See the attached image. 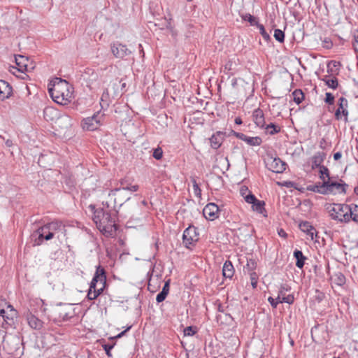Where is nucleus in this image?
I'll use <instances>...</instances> for the list:
<instances>
[{
    "mask_svg": "<svg viewBox=\"0 0 358 358\" xmlns=\"http://www.w3.org/2000/svg\"><path fill=\"white\" fill-rule=\"evenodd\" d=\"M130 195L122 189H113L108 193L107 199L103 201L106 208H113L118 216L131 220H139L141 215V204L138 201H129Z\"/></svg>",
    "mask_w": 358,
    "mask_h": 358,
    "instance_id": "f257e3e1",
    "label": "nucleus"
},
{
    "mask_svg": "<svg viewBox=\"0 0 358 358\" xmlns=\"http://www.w3.org/2000/svg\"><path fill=\"white\" fill-rule=\"evenodd\" d=\"M93 212V221L99 230L106 236H113L117 231L115 217L117 215L115 212L111 213L109 208L95 209L92 205L90 206Z\"/></svg>",
    "mask_w": 358,
    "mask_h": 358,
    "instance_id": "f03ea898",
    "label": "nucleus"
},
{
    "mask_svg": "<svg viewBox=\"0 0 358 358\" xmlns=\"http://www.w3.org/2000/svg\"><path fill=\"white\" fill-rule=\"evenodd\" d=\"M49 94L52 100L61 105H66L73 99L71 86L65 80L56 78L52 87L48 88Z\"/></svg>",
    "mask_w": 358,
    "mask_h": 358,
    "instance_id": "7ed1b4c3",
    "label": "nucleus"
},
{
    "mask_svg": "<svg viewBox=\"0 0 358 358\" xmlns=\"http://www.w3.org/2000/svg\"><path fill=\"white\" fill-rule=\"evenodd\" d=\"M106 285L105 269L99 265L90 282L87 297L89 300L96 299L103 291Z\"/></svg>",
    "mask_w": 358,
    "mask_h": 358,
    "instance_id": "20e7f679",
    "label": "nucleus"
},
{
    "mask_svg": "<svg viewBox=\"0 0 358 358\" xmlns=\"http://www.w3.org/2000/svg\"><path fill=\"white\" fill-rule=\"evenodd\" d=\"M64 229V225L61 221L54 220L38 228L35 233L38 238L35 240V245H41L44 240L50 241L55 234Z\"/></svg>",
    "mask_w": 358,
    "mask_h": 358,
    "instance_id": "39448f33",
    "label": "nucleus"
},
{
    "mask_svg": "<svg viewBox=\"0 0 358 358\" xmlns=\"http://www.w3.org/2000/svg\"><path fill=\"white\" fill-rule=\"evenodd\" d=\"M325 209L332 220L341 223L349 222L348 214L350 210L348 204L327 203L325 205Z\"/></svg>",
    "mask_w": 358,
    "mask_h": 358,
    "instance_id": "423d86ee",
    "label": "nucleus"
},
{
    "mask_svg": "<svg viewBox=\"0 0 358 358\" xmlns=\"http://www.w3.org/2000/svg\"><path fill=\"white\" fill-rule=\"evenodd\" d=\"M325 193L327 194H345L347 185L342 180H333L332 178L324 182Z\"/></svg>",
    "mask_w": 358,
    "mask_h": 358,
    "instance_id": "0eeeda50",
    "label": "nucleus"
},
{
    "mask_svg": "<svg viewBox=\"0 0 358 358\" xmlns=\"http://www.w3.org/2000/svg\"><path fill=\"white\" fill-rule=\"evenodd\" d=\"M348 100L341 96L338 100V108L335 110L334 117L337 121L343 120L345 123L348 122Z\"/></svg>",
    "mask_w": 358,
    "mask_h": 358,
    "instance_id": "6e6552de",
    "label": "nucleus"
},
{
    "mask_svg": "<svg viewBox=\"0 0 358 358\" xmlns=\"http://www.w3.org/2000/svg\"><path fill=\"white\" fill-rule=\"evenodd\" d=\"M110 50L113 56L117 59H124L126 57L131 55L132 52L126 45L116 41L110 44Z\"/></svg>",
    "mask_w": 358,
    "mask_h": 358,
    "instance_id": "1a4fd4ad",
    "label": "nucleus"
},
{
    "mask_svg": "<svg viewBox=\"0 0 358 358\" xmlns=\"http://www.w3.org/2000/svg\"><path fill=\"white\" fill-rule=\"evenodd\" d=\"M198 240L199 234L196 227L189 226L185 229L182 234V242L186 248H189Z\"/></svg>",
    "mask_w": 358,
    "mask_h": 358,
    "instance_id": "9d476101",
    "label": "nucleus"
},
{
    "mask_svg": "<svg viewBox=\"0 0 358 358\" xmlns=\"http://www.w3.org/2000/svg\"><path fill=\"white\" fill-rule=\"evenodd\" d=\"M245 201L248 203L252 204V210L262 214L264 217L267 216L265 210V202L264 201L257 199L256 196L251 193H249L245 196Z\"/></svg>",
    "mask_w": 358,
    "mask_h": 358,
    "instance_id": "9b49d317",
    "label": "nucleus"
},
{
    "mask_svg": "<svg viewBox=\"0 0 358 358\" xmlns=\"http://www.w3.org/2000/svg\"><path fill=\"white\" fill-rule=\"evenodd\" d=\"M101 118L102 115L99 112L91 117L84 118L81 123L83 129L88 131L96 130L101 124Z\"/></svg>",
    "mask_w": 358,
    "mask_h": 358,
    "instance_id": "f8f14e48",
    "label": "nucleus"
},
{
    "mask_svg": "<svg viewBox=\"0 0 358 358\" xmlns=\"http://www.w3.org/2000/svg\"><path fill=\"white\" fill-rule=\"evenodd\" d=\"M266 166L272 172L281 173L285 171L287 164L278 157H271L268 159Z\"/></svg>",
    "mask_w": 358,
    "mask_h": 358,
    "instance_id": "ddd939ff",
    "label": "nucleus"
},
{
    "mask_svg": "<svg viewBox=\"0 0 358 358\" xmlns=\"http://www.w3.org/2000/svg\"><path fill=\"white\" fill-rule=\"evenodd\" d=\"M203 214L206 219L213 221L218 217L219 208L216 204L210 203L203 209Z\"/></svg>",
    "mask_w": 358,
    "mask_h": 358,
    "instance_id": "4468645a",
    "label": "nucleus"
},
{
    "mask_svg": "<svg viewBox=\"0 0 358 358\" xmlns=\"http://www.w3.org/2000/svg\"><path fill=\"white\" fill-rule=\"evenodd\" d=\"M13 92L12 87L5 80H0V100L8 99Z\"/></svg>",
    "mask_w": 358,
    "mask_h": 358,
    "instance_id": "2eb2a0df",
    "label": "nucleus"
},
{
    "mask_svg": "<svg viewBox=\"0 0 358 358\" xmlns=\"http://www.w3.org/2000/svg\"><path fill=\"white\" fill-rule=\"evenodd\" d=\"M252 119L255 124L259 128L265 127V118L264 112L260 108L255 109L252 113Z\"/></svg>",
    "mask_w": 358,
    "mask_h": 358,
    "instance_id": "dca6fc26",
    "label": "nucleus"
},
{
    "mask_svg": "<svg viewBox=\"0 0 358 358\" xmlns=\"http://www.w3.org/2000/svg\"><path fill=\"white\" fill-rule=\"evenodd\" d=\"M326 154L323 152H316L311 158V168L313 170L319 169L324 165H322V163L324 160L325 159Z\"/></svg>",
    "mask_w": 358,
    "mask_h": 358,
    "instance_id": "f3484780",
    "label": "nucleus"
},
{
    "mask_svg": "<svg viewBox=\"0 0 358 358\" xmlns=\"http://www.w3.org/2000/svg\"><path fill=\"white\" fill-rule=\"evenodd\" d=\"M224 134L222 131H217L210 138V145L213 149H218L222 143Z\"/></svg>",
    "mask_w": 358,
    "mask_h": 358,
    "instance_id": "a211bd4d",
    "label": "nucleus"
},
{
    "mask_svg": "<svg viewBox=\"0 0 358 358\" xmlns=\"http://www.w3.org/2000/svg\"><path fill=\"white\" fill-rule=\"evenodd\" d=\"M300 229L306 233L311 238L314 240V236H317V232L315 229L308 222H302L299 224Z\"/></svg>",
    "mask_w": 358,
    "mask_h": 358,
    "instance_id": "6ab92c4d",
    "label": "nucleus"
},
{
    "mask_svg": "<svg viewBox=\"0 0 358 358\" xmlns=\"http://www.w3.org/2000/svg\"><path fill=\"white\" fill-rule=\"evenodd\" d=\"M27 320L29 327L34 329H41L43 326V322L35 315L29 313L27 316Z\"/></svg>",
    "mask_w": 358,
    "mask_h": 358,
    "instance_id": "aec40b11",
    "label": "nucleus"
},
{
    "mask_svg": "<svg viewBox=\"0 0 358 358\" xmlns=\"http://www.w3.org/2000/svg\"><path fill=\"white\" fill-rule=\"evenodd\" d=\"M0 315L5 320H13L16 316V311L11 305H7L6 308L0 309Z\"/></svg>",
    "mask_w": 358,
    "mask_h": 358,
    "instance_id": "412c9836",
    "label": "nucleus"
},
{
    "mask_svg": "<svg viewBox=\"0 0 358 358\" xmlns=\"http://www.w3.org/2000/svg\"><path fill=\"white\" fill-rule=\"evenodd\" d=\"M16 65L19 71H28V59L22 55H17L15 57Z\"/></svg>",
    "mask_w": 358,
    "mask_h": 358,
    "instance_id": "4be33fe9",
    "label": "nucleus"
},
{
    "mask_svg": "<svg viewBox=\"0 0 358 358\" xmlns=\"http://www.w3.org/2000/svg\"><path fill=\"white\" fill-rule=\"evenodd\" d=\"M235 270L234 268V266L232 263L230 261H226L224 263L223 267H222V275L226 278L231 279L234 274Z\"/></svg>",
    "mask_w": 358,
    "mask_h": 358,
    "instance_id": "5701e85b",
    "label": "nucleus"
},
{
    "mask_svg": "<svg viewBox=\"0 0 358 358\" xmlns=\"http://www.w3.org/2000/svg\"><path fill=\"white\" fill-rule=\"evenodd\" d=\"M59 315L58 318L54 319L55 322L66 321L72 317V315L67 310L66 308H59L56 310Z\"/></svg>",
    "mask_w": 358,
    "mask_h": 358,
    "instance_id": "b1692460",
    "label": "nucleus"
},
{
    "mask_svg": "<svg viewBox=\"0 0 358 358\" xmlns=\"http://www.w3.org/2000/svg\"><path fill=\"white\" fill-rule=\"evenodd\" d=\"M307 189L313 192L326 195L324 182H318L314 185H310L308 186Z\"/></svg>",
    "mask_w": 358,
    "mask_h": 358,
    "instance_id": "393cba45",
    "label": "nucleus"
},
{
    "mask_svg": "<svg viewBox=\"0 0 358 358\" xmlns=\"http://www.w3.org/2000/svg\"><path fill=\"white\" fill-rule=\"evenodd\" d=\"M349 210L348 211V217H349V222L352 220L353 221L358 222V206L356 204H350L348 205Z\"/></svg>",
    "mask_w": 358,
    "mask_h": 358,
    "instance_id": "a878e982",
    "label": "nucleus"
},
{
    "mask_svg": "<svg viewBox=\"0 0 358 358\" xmlns=\"http://www.w3.org/2000/svg\"><path fill=\"white\" fill-rule=\"evenodd\" d=\"M57 116V111L52 107H45L44 108L43 117L46 120H53Z\"/></svg>",
    "mask_w": 358,
    "mask_h": 358,
    "instance_id": "bb28decb",
    "label": "nucleus"
},
{
    "mask_svg": "<svg viewBox=\"0 0 358 358\" xmlns=\"http://www.w3.org/2000/svg\"><path fill=\"white\" fill-rule=\"evenodd\" d=\"M294 257L296 259V266L299 268H302L304 266V261L306 259V257L303 255V252L299 250H294Z\"/></svg>",
    "mask_w": 358,
    "mask_h": 358,
    "instance_id": "cd10ccee",
    "label": "nucleus"
},
{
    "mask_svg": "<svg viewBox=\"0 0 358 358\" xmlns=\"http://www.w3.org/2000/svg\"><path fill=\"white\" fill-rule=\"evenodd\" d=\"M120 187H116L115 189H122L124 191L136 192L139 187L137 185H128L127 181L124 179L120 180Z\"/></svg>",
    "mask_w": 358,
    "mask_h": 358,
    "instance_id": "c85d7f7f",
    "label": "nucleus"
},
{
    "mask_svg": "<svg viewBox=\"0 0 358 358\" xmlns=\"http://www.w3.org/2000/svg\"><path fill=\"white\" fill-rule=\"evenodd\" d=\"M318 169H319V178L321 180H322V182H324L325 181L332 178L330 176V171L327 166H323L319 168Z\"/></svg>",
    "mask_w": 358,
    "mask_h": 358,
    "instance_id": "c756f323",
    "label": "nucleus"
},
{
    "mask_svg": "<svg viewBox=\"0 0 358 358\" xmlns=\"http://www.w3.org/2000/svg\"><path fill=\"white\" fill-rule=\"evenodd\" d=\"M322 80L325 83V84L333 90H336L338 86V82L336 78H330L328 76H325Z\"/></svg>",
    "mask_w": 358,
    "mask_h": 358,
    "instance_id": "7c9ffc66",
    "label": "nucleus"
},
{
    "mask_svg": "<svg viewBox=\"0 0 358 358\" xmlns=\"http://www.w3.org/2000/svg\"><path fill=\"white\" fill-rule=\"evenodd\" d=\"M245 142L250 146H259L262 143V139L259 136L250 137L246 136Z\"/></svg>",
    "mask_w": 358,
    "mask_h": 358,
    "instance_id": "2f4dec72",
    "label": "nucleus"
},
{
    "mask_svg": "<svg viewBox=\"0 0 358 358\" xmlns=\"http://www.w3.org/2000/svg\"><path fill=\"white\" fill-rule=\"evenodd\" d=\"M265 129L266 134L270 135H274L280 131V127L279 126L275 125L273 123H270L268 125L265 124V127L263 128Z\"/></svg>",
    "mask_w": 358,
    "mask_h": 358,
    "instance_id": "473e14b6",
    "label": "nucleus"
},
{
    "mask_svg": "<svg viewBox=\"0 0 358 358\" xmlns=\"http://www.w3.org/2000/svg\"><path fill=\"white\" fill-rule=\"evenodd\" d=\"M294 101L296 104H299L304 99V94L301 90L297 89L292 92Z\"/></svg>",
    "mask_w": 358,
    "mask_h": 358,
    "instance_id": "72a5a7b5",
    "label": "nucleus"
},
{
    "mask_svg": "<svg viewBox=\"0 0 358 358\" xmlns=\"http://www.w3.org/2000/svg\"><path fill=\"white\" fill-rule=\"evenodd\" d=\"M334 280L336 285L341 286L345 283V277L342 273L338 272L334 275Z\"/></svg>",
    "mask_w": 358,
    "mask_h": 358,
    "instance_id": "f704fd0d",
    "label": "nucleus"
},
{
    "mask_svg": "<svg viewBox=\"0 0 358 358\" xmlns=\"http://www.w3.org/2000/svg\"><path fill=\"white\" fill-rule=\"evenodd\" d=\"M290 290V287L287 285H282L280 287L277 299H281L282 296H287L286 293Z\"/></svg>",
    "mask_w": 358,
    "mask_h": 358,
    "instance_id": "c9c22d12",
    "label": "nucleus"
},
{
    "mask_svg": "<svg viewBox=\"0 0 358 358\" xmlns=\"http://www.w3.org/2000/svg\"><path fill=\"white\" fill-rule=\"evenodd\" d=\"M274 38L278 42L282 43L285 40V34L282 30L276 29L274 31Z\"/></svg>",
    "mask_w": 358,
    "mask_h": 358,
    "instance_id": "e433bc0d",
    "label": "nucleus"
},
{
    "mask_svg": "<svg viewBox=\"0 0 358 358\" xmlns=\"http://www.w3.org/2000/svg\"><path fill=\"white\" fill-rule=\"evenodd\" d=\"M257 267V262L252 259H248L247 261V264H246V268H248V270L250 272H255V270Z\"/></svg>",
    "mask_w": 358,
    "mask_h": 358,
    "instance_id": "4c0bfd02",
    "label": "nucleus"
},
{
    "mask_svg": "<svg viewBox=\"0 0 358 358\" xmlns=\"http://www.w3.org/2000/svg\"><path fill=\"white\" fill-rule=\"evenodd\" d=\"M196 332V328L194 327H187L184 329V335L186 336H192Z\"/></svg>",
    "mask_w": 358,
    "mask_h": 358,
    "instance_id": "58836bf2",
    "label": "nucleus"
},
{
    "mask_svg": "<svg viewBox=\"0 0 358 358\" xmlns=\"http://www.w3.org/2000/svg\"><path fill=\"white\" fill-rule=\"evenodd\" d=\"M152 156L157 160L161 159L163 157V150L162 148L157 147V148L154 149Z\"/></svg>",
    "mask_w": 358,
    "mask_h": 358,
    "instance_id": "ea45409f",
    "label": "nucleus"
},
{
    "mask_svg": "<svg viewBox=\"0 0 358 358\" xmlns=\"http://www.w3.org/2000/svg\"><path fill=\"white\" fill-rule=\"evenodd\" d=\"M334 96L330 92H326L324 102L328 105H334Z\"/></svg>",
    "mask_w": 358,
    "mask_h": 358,
    "instance_id": "a19ab883",
    "label": "nucleus"
},
{
    "mask_svg": "<svg viewBox=\"0 0 358 358\" xmlns=\"http://www.w3.org/2000/svg\"><path fill=\"white\" fill-rule=\"evenodd\" d=\"M250 278L251 281V285L253 288H256L257 285V280H258V275L256 272H250Z\"/></svg>",
    "mask_w": 358,
    "mask_h": 358,
    "instance_id": "79ce46f5",
    "label": "nucleus"
},
{
    "mask_svg": "<svg viewBox=\"0 0 358 358\" xmlns=\"http://www.w3.org/2000/svg\"><path fill=\"white\" fill-rule=\"evenodd\" d=\"M294 301V298L292 294H288L287 296H282L281 299V303H286L288 304H292Z\"/></svg>",
    "mask_w": 358,
    "mask_h": 358,
    "instance_id": "37998d69",
    "label": "nucleus"
},
{
    "mask_svg": "<svg viewBox=\"0 0 358 358\" xmlns=\"http://www.w3.org/2000/svg\"><path fill=\"white\" fill-rule=\"evenodd\" d=\"M115 344L110 345V344H103L102 345V347L103 350L106 352V354L108 357H111L112 354L110 352L111 350L113 348Z\"/></svg>",
    "mask_w": 358,
    "mask_h": 358,
    "instance_id": "c03bdc74",
    "label": "nucleus"
},
{
    "mask_svg": "<svg viewBox=\"0 0 358 358\" xmlns=\"http://www.w3.org/2000/svg\"><path fill=\"white\" fill-rule=\"evenodd\" d=\"M192 186H193V190L196 196H200L201 195V189L199 188V185L197 184L195 179L192 180Z\"/></svg>",
    "mask_w": 358,
    "mask_h": 358,
    "instance_id": "a18cd8bd",
    "label": "nucleus"
},
{
    "mask_svg": "<svg viewBox=\"0 0 358 358\" xmlns=\"http://www.w3.org/2000/svg\"><path fill=\"white\" fill-rule=\"evenodd\" d=\"M257 27L259 28L260 34L264 39H268L270 38L268 34L266 31L264 27L262 24H258Z\"/></svg>",
    "mask_w": 358,
    "mask_h": 358,
    "instance_id": "49530a36",
    "label": "nucleus"
},
{
    "mask_svg": "<svg viewBox=\"0 0 358 358\" xmlns=\"http://www.w3.org/2000/svg\"><path fill=\"white\" fill-rule=\"evenodd\" d=\"M268 302L270 303L271 306L275 308L277 307V306L281 303V299H273V297L271 296H269L268 299Z\"/></svg>",
    "mask_w": 358,
    "mask_h": 358,
    "instance_id": "de8ad7c7",
    "label": "nucleus"
},
{
    "mask_svg": "<svg viewBox=\"0 0 358 358\" xmlns=\"http://www.w3.org/2000/svg\"><path fill=\"white\" fill-rule=\"evenodd\" d=\"M242 18L245 21H248L251 24H253L255 21V17L252 16V15L249 14V13H247V14L243 15Z\"/></svg>",
    "mask_w": 358,
    "mask_h": 358,
    "instance_id": "09e8293b",
    "label": "nucleus"
},
{
    "mask_svg": "<svg viewBox=\"0 0 358 358\" xmlns=\"http://www.w3.org/2000/svg\"><path fill=\"white\" fill-rule=\"evenodd\" d=\"M168 294L164 292H160L156 297V301L157 303H161L165 300Z\"/></svg>",
    "mask_w": 358,
    "mask_h": 358,
    "instance_id": "8fccbe9b",
    "label": "nucleus"
},
{
    "mask_svg": "<svg viewBox=\"0 0 358 358\" xmlns=\"http://www.w3.org/2000/svg\"><path fill=\"white\" fill-rule=\"evenodd\" d=\"M231 134H232V135L236 136L237 138L245 141V138H246V135H245L244 134L240 133V132H237V131H232Z\"/></svg>",
    "mask_w": 358,
    "mask_h": 358,
    "instance_id": "3c124183",
    "label": "nucleus"
},
{
    "mask_svg": "<svg viewBox=\"0 0 358 358\" xmlns=\"http://www.w3.org/2000/svg\"><path fill=\"white\" fill-rule=\"evenodd\" d=\"M170 289V280H168L165 283L161 292L169 294Z\"/></svg>",
    "mask_w": 358,
    "mask_h": 358,
    "instance_id": "603ef678",
    "label": "nucleus"
},
{
    "mask_svg": "<svg viewBox=\"0 0 358 358\" xmlns=\"http://www.w3.org/2000/svg\"><path fill=\"white\" fill-rule=\"evenodd\" d=\"M60 120L64 122H66L69 125L71 124V118L68 115L62 116Z\"/></svg>",
    "mask_w": 358,
    "mask_h": 358,
    "instance_id": "864d4df0",
    "label": "nucleus"
},
{
    "mask_svg": "<svg viewBox=\"0 0 358 358\" xmlns=\"http://www.w3.org/2000/svg\"><path fill=\"white\" fill-rule=\"evenodd\" d=\"M353 47L355 50L358 52V35L355 36V41L353 43Z\"/></svg>",
    "mask_w": 358,
    "mask_h": 358,
    "instance_id": "5fc2aeb1",
    "label": "nucleus"
},
{
    "mask_svg": "<svg viewBox=\"0 0 358 358\" xmlns=\"http://www.w3.org/2000/svg\"><path fill=\"white\" fill-rule=\"evenodd\" d=\"M166 29H169L171 31H173V26L171 24V18L166 21Z\"/></svg>",
    "mask_w": 358,
    "mask_h": 358,
    "instance_id": "6e6d98bb",
    "label": "nucleus"
},
{
    "mask_svg": "<svg viewBox=\"0 0 358 358\" xmlns=\"http://www.w3.org/2000/svg\"><path fill=\"white\" fill-rule=\"evenodd\" d=\"M341 157H342V153L341 152H337L334 153V159L336 161L340 159L341 158Z\"/></svg>",
    "mask_w": 358,
    "mask_h": 358,
    "instance_id": "4d7b16f0",
    "label": "nucleus"
},
{
    "mask_svg": "<svg viewBox=\"0 0 358 358\" xmlns=\"http://www.w3.org/2000/svg\"><path fill=\"white\" fill-rule=\"evenodd\" d=\"M248 191V188L246 187H242L240 189V193L243 196H245V193Z\"/></svg>",
    "mask_w": 358,
    "mask_h": 358,
    "instance_id": "13d9d810",
    "label": "nucleus"
},
{
    "mask_svg": "<svg viewBox=\"0 0 358 358\" xmlns=\"http://www.w3.org/2000/svg\"><path fill=\"white\" fill-rule=\"evenodd\" d=\"M131 326L128 327L126 330L122 331L119 334H117L115 338H121L128 330L131 329Z\"/></svg>",
    "mask_w": 358,
    "mask_h": 358,
    "instance_id": "bf43d9fd",
    "label": "nucleus"
},
{
    "mask_svg": "<svg viewBox=\"0 0 358 358\" xmlns=\"http://www.w3.org/2000/svg\"><path fill=\"white\" fill-rule=\"evenodd\" d=\"M242 122H243L242 120H241V118L240 117H237L235 118V123L236 124L240 125V124H242Z\"/></svg>",
    "mask_w": 358,
    "mask_h": 358,
    "instance_id": "052dcab7",
    "label": "nucleus"
},
{
    "mask_svg": "<svg viewBox=\"0 0 358 358\" xmlns=\"http://www.w3.org/2000/svg\"><path fill=\"white\" fill-rule=\"evenodd\" d=\"M278 234L280 236H282V237H285L286 236V233L285 232L284 230L282 229H280V231H278Z\"/></svg>",
    "mask_w": 358,
    "mask_h": 358,
    "instance_id": "680f3d73",
    "label": "nucleus"
},
{
    "mask_svg": "<svg viewBox=\"0 0 358 358\" xmlns=\"http://www.w3.org/2000/svg\"><path fill=\"white\" fill-rule=\"evenodd\" d=\"M331 62L333 63L334 66H335V67L340 64L339 62H333V61Z\"/></svg>",
    "mask_w": 358,
    "mask_h": 358,
    "instance_id": "e2e57ef3",
    "label": "nucleus"
},
{
    "mask_svg": "<svg viewBox=\"0 0 358 358\" xmlns=\"http://www.w3.org/2000/svg\"><path fill=\"white\" fill-rule=\"evenodd\" d=\"M141 203H142V204H143V205H144V206H146V205H147V202H146L145 200L142 201V202H141Z\"/></svg>",
    "mask_w": 358,
    "mask_h": 358,
    "instance_id": "0e129e2a",
    "label": "nucleus"
},
{
    "mask_svg": "<svg viewBox=\"0 0 358 358\" xmlns=\"http://www.w3.org/2000/svg\"><path fill=\"white\" fill-rule=\"evenodd\" d=\"M357 2H358V0H357Z\"/></svg>",
    "mask_w": 358,
    "mask_h": 358,
    "instance_id": "69168bd1",
    "label": "nucleus"
}]
</instances>
